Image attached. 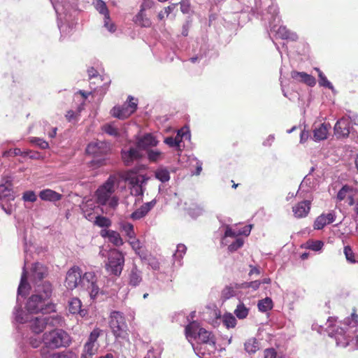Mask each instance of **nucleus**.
I'll list each match as a JSON object with an SVG mask.
<instances>
[{"instance_id": "nucleus-1", "label": "nucleus", "mask_w": 358, "mask_h": 358, "mask_svg": "<svg viewBox=\"0 0 358 358\" xmlns=\"http://www.w3.org/2000/svg\"><path fill=\"white\" fill-rule=\"evenodd\" d=\"M312 329L320 334L327 333L335 339L337 346L358 349V315L352 313L343 321L329 317L324 324L313 323Z\"/></svg>"}, {"instance_id": "nucleus-27", "label": "nucleus", "mask_w": 358, "mask_h": 358, "mask_svg": "<svg viewBox=\"0 0 358 358\" xmlns=\"http://www.w3.org/2000/svg\"><path fill=\"white\" fill-rule=\"evenodd\" d=\"M276 27H274L272 29L270 27L271 32H275L278 37L282 39L290 40L292 41H296L298 39V36L296 33L292 32L288 30L285 27L280 26L278 29H275Z\"/></svg>"}, {"instance_id": "nucleus-19", "label": "nucleus", "mask_w": 358, "mask_h": 358, "mask_svg": "<svg viewBox=\"0 0 358 358\" xmlns=\"http://www.w3.org/2000/svg\"><path fill=\"white\" fill-rule=\"evenodd\" d=\"M336 217V213L334 210H331L328 213L321 214L314 222V229L317 230L322 229L327 224L334 222Z\"/></svg>"}, {"instance_id": "nucleus-3", "label": "nucleus", "mask_w": 358, "mask_h": 358, "mask_svg": "<svg viewBox=\"0 0 358 358\" xmlns=\"http://www.w3.org/2000/svg\"><path fill=\"white\" fill-rule=\"evenodd\" d=\"M52 287L50 282L37 285L34 293L28 299L26 303V313L48 314L55 312V304L52 302Z\"/></svg>"}, {"instance_id": "nucleus-40", "label": "nucleus", "mask_w": 358, "mask_h": 358, "mask_svg": "<svg viewBox=\"0 0 358 358\" xmlns=\"http://www.w3.org/2000/svg\"><path fill=\"white\" fill-rule=\"evenodd\" d=\"M41 343V341L38 336H36V335L33 336H30L27 341L22 342L20 344L19 348L17 350V357H19V355L21 354V352H20L21 345H27L29 347V349H31L30 347H31L33 348L32 350H34V349L38 348L40 346Z\"/></svg>"}, {"instance_id": "nucleus-31", "label": "nucleus", "mask_w": 358, "mask_h": 358, "mask_svg": "<svg viewBox=\"0 0 358 358\" xmlns=\"http://www.w3.org/2000/svg\"><path fill=\"white\" fill-rule=\"evenodd\" d=\"M182 138H190V134L189 132H183L181 133L180 131L178 132L177 136L176 138H173L172 136H169L164 138V143L168 145L171 148H175V147H180L181 139Z\"/></svg>"}, {"instance_id": "nucleus-24", "label": "nucleus", "mask_w": 358, "mask_h": 358, "mask_svg": "<svg viewBox=\"0 0 358 358\" xmlns=\"http://www.w3.org/2000/svg\"><path fill=\"white\" fill-rule=\"evenodd\" d=\"M310 210V201L304 200L292 207V212L296 218L305 217Z\"/></svg>"}, {"instance_id": "nucleus-48", "label": "nucleus", "mask_w": 358, "mask_h": 358, "mask_svg": "<svg viewBox=\"0 0 358 358\" xmlns=\"http://www.w3.org/2000/svg\"><path fill=\"white\" fill-rule=\"evenodd\" d=\"M236 322V317L231 313H227L222 317V323L227 329L235 327Z\"/></svg>"}, {"instance_id": "nucleus-22", "label": "nucleus", "mask_w": 358, "mask_h": 358, "mask_svg": "<svg viewBox=\"0 0 358 358\" xmlns=\"http://www.w3.org/2000/svg\"><path fill=\"white\" fill-rule=\"evenodd\" d=\"M145 7H150V2H147L146 0H143L140 11L134 17V22L141 27H150L152 23L150 20L144 13Z\"/></svg>"}, {"instance_id": "nucleus-28", "label": "nucleus", "mask_w": 358, "mask_h": 358, "mask_svg": "<svg viewBox=\"0 0 358 358\" xmlns=\"http://www.w3.org/2000/svg\"><path fill=\"white\" fill-rule=\"evenodd\" d=\"M143 273L138 268L136 265H133L129 274V285L136 287L140 285L143 280Z\"/></svg>"}, {"instance_id": "nucleus-50", "label": "nucleus", "mask_w": 358, "mask_h": 358, "mask_svg": "<svg viewBox=\"0 0 358 358\" xmlns=\"http://www.w3.org/2000/svg\"><path fill=\"white\" fill-rule=\"evenodd\" d=\"M324 246V243L322 241H308L305 244L306 249L311 250L315 252L320 251Z\"/></svg>"}, {"instance_id": "nucleus-17", "label": "nucleus", "mask_w": 358, "mask_h": 358, "mask_svg": "<svg viewBox=\"0 0 358 358\" xmlns=\"http://www.w3.org/2000/svg\"><path fill=\"white\" fill-rule=\"evenodd\" d=\"M159 141L151 133H146L136 138V146L138 149L147 150L153 147H156Z\"/></svg>"}, {"instance_id": "nucleus-57", "label": "nucleus", "mask_w": 358, "mask_h": 358, "mask_svg": "<svg viewBox=\"0 0 358 358\" xmlns=\"http://www.w3.org/2000/svg\"><path fill=\"white\" fill-rule=\"evenodd\" d=\"M51 358H77L75 352L68 350L52 354Z\"/></svg>"}, {"instance_id": "nucleus-47", "label": "nucleus", "mask_w": 358, "mask_h": 358, "mask_svg": "<svg viewBox=\"0 0 358 358\" xmlns=\"http://www.w3.org/2000/svg\"><path fill=\"white\" fill-rule=\"evenodd\" d=\"M145 186H134L131 187V194L136 197L135 203L143 201Z\"/></svg>"}, {"instance_id": "nucleus-59", "label": "nucleus", "mask_w": 358, "mask_h": 358, "mask_svg": "<svg viewBox=\"0 0 358 358\" xmlns=\"http://www.w3.org/2000/svg\"><path fill=\"white\" fill-rule=\"evenodd\" d=\"M244 241L241 238H236V239L229 245V251L233 252L241 248L243 245Z\"/></svg>"}, {"instance_id": "nucleus-37", "label": "nucleus", "mask_w": 358, "mask_h": 358, "mask_svg": "<svg viewBox=\"0 0 358 358\" xmlns=\"http://www.w3.org/2000/svg\"><path fill=\"white\" fill-rule=\"evenodd\" d=\"M199 324L193 321L189 323L185 329V336L187 339L189 341L191 339H195L196 336L198 335V331L199 329Z\"/></svg>"}, {"instance_id": "nucleus-20", "label": "nucleus", "mask_w": 358, "mask_h": 358, "mask_svg": "<svg viewBox=\"0 0 358 358\" xmlns=\"http://www.w3.org/2000/svg\"><path fill=\"white\" fill-rule=\"evenodd\" d=\"M156 203V199H153L150 202L143 203L131 214V218L134 220H138L145 217L147 214L154 208Z\"/></svg>"}, {"instance_id": "nucleus-52", "label": "nucleus", "mask_w": 358, "mask_h": 358, "mask_svg": "<svg viewBox=\"0 0 358 358\" xmlns=\"http://www.w3.org/2000/svg\"><path fill=\"white\" fill-rule=\"evenodd\" d=\"M186 251L187 247L184 244L180 243L177 245V249L173 255V258L176 261H178L180 264L184 255L186 253Z\"/></svg>"}, {"instance_id": "nucleus-54", "label": "nucleus", "mask_w": 358, "mask_h": 358, "mask_svg": "<svg viewBox=\"0 0 358 358\" xmlns=\"http://www.w3.org/2000/svg\"><path fill=\"white\" fill-rule=\"evenodd\" d=\"M121 228H122V231H124L126 235L129 238H134L135 232H134V226L132 224L129 223V222L123 223L121 225Z\"/></svg>"}, {"instance_id": "nucleus-12", "label": "nucleus", "mask_w": 358, "mask_h": 358, "mask_svg": "<svg viewBox=\"0 0 358 358\" xmlns=\"http://www.w3.org/2000/svg\"><path fill=\"white\" fill-rule=\"evenodd\" d=\"M101 331L102 330L99 328H95L90 334L87 341L83 346L81 358H92L97 352L99 344L96 342Z\"/></svg>"}, {"instance_id": "nucleus-55", "label": "nucleus", "mask_w": 358, "mask_h": 358, "mask_svg": "<svg viewBox=\"0 0 358 358\" xmlns=\"http://www.w3.org/2000/svg\"><path fill=\"white\" fill-rule=\"evenodd\" d=\"M103 27L112 34L116 31V25L111 21L110 15L103 17Z\"/></svg>"}, {"instance_id": "nucleus-30", "label": "nucleus", "mask_w": 358, "mask_h": 358, "mask_svg": "<svg viewBox=\"0 0 358 358\" xmlns=\"http://www.w3.org/2000/svg\"><path fill=\"white\" fill-rule=\"evenodd\" d=\"M38 196L41 200L50 202L58 201L62 198L61 194L50 189H45L40 191Z\"/></svg>"}, {"instance_id": "nucleus-5", "label": "nucleus", "mask_w": 358, "mask_h": 358, "mask_svg": "<svg viewBox=\"0 0 358 358\" xmlns=\"http://www.w3.org/2000/svg\"><path fill=\"white\" fill-rule=\"evenodd\" d=\"M69 6H66L64 9L61 8L59 13H57L61 38H65L71 36L75 31L77 24V20L76 19L77 11L73 10V12H71L69 10Z\"/></svg>"}, {"instance_id": "nucleus-15", "label": "nucleus", "mask_w": 358, "mask_h": 358, "mask_svg": "<svg viewBox=\"0 0 358 358\" xmlns=\"http://www.w3.org/2000/svg\"><path fill=\"white\" fill-rule=\"evenodd\" d=\"M50 348L43 345L39 350L29 349L28 346L22 345L20 347L21 354L19 358H38V355L41 358H51Z\"/></svg>"}, {"instance_id": "nucleus-45", "label": "nucleus", "mask_w": 358, "mask_h": 358, "mask_svg": "<svg viewBox=\"0 0 358 358\" xmlns=\"http://www.w3.org/2000/svg\"><path fill=\"white\" fill-rule=\"evenodd\" d=\"M186 211L191 217L196 219L202 215L203 210L200 206L192 203L189 207L186 208Z\"/></svg>"}, {"instance_id": "nucleus-36", "label": "nucleus", "mask_w": 358, "mask_h": 358, "mask_svg": "<svg viewBox=\"0 0 358 358\" xmlns=\"http://www.w3.org/2000/svg\"><path fill=\"white\" fill-rule=\"evenodd\" d=\"M101 235L103 237H108V241L116 246H120L123 244V241L120 237L118 232L113 230L102 231Z\"/></svg>"}, {"instance_id": "nucleus-10", "label": "nucleus", "mask_w": 358, "mask_h": 358, "mask_svg": "<svg viewBox=\"0 0 358 358\" xmlns=\"http://www.w3.org/2000/svg\"><path fill=\"white\" fill-rule=\"evenodd\" d=\"M124 265V257L122 252L113 250L110 252L108 262L106 264L107 271L112 275L119 276Z\"/></svg>"}, {"instance_id": "nucleus-61", "label": "nucleus", "mask_w": 358, "mask_h": 358, "mask_svg": "<svg viewBox=\"0 0 358 358\" xmlns=\"http://www.w3.org/2000/svg\"><path fill=\"white\" fill-rule=\"evenodd\" d=\"M237 236H238V232H236L235 231L232 230V229L229 226H227L226 227V230L224 231V235L222 238V244H223V245L227 244V243H226L227 238H228V237L236 238Z\"/></svg>"}, {"instance_id": "nucleus-11", "label": "nucleus", "mask_w": 358, "mask_h": 358, "mask_svg": "<svg viewBox=\"0 0 358 358\" xmlns=\"http://www.w3.org/2000/svg\"><path fill=\"white\" fill-rule=\"evenodd\" d=\"M129 102H125L122 106H115L110 111V114L120 120H124L133 114L137 109V103L134 102V99L131 96L128 97Z\"/></svg>"}, {"instance_id": "nucleus-4", "label": "nucleus", "mask_w": 358, "mask_h": 358, "mask_svg": "<svg viewBox=\"0 0 358 358\" xmlns=\"http://www.w3.org/2000/svg\"><path fill=\"white\" fill-rule=\"evenodd\" d=\"M114 184V180L109 177L96 192L97 203L102 206H108L110 210H114L118 205L117 198L112 196L115 191Z\"/></svg>"}, {"instance_id": "nucleus-25", "label": "nucleus", "mask_w": 358, "mask_h": 358, "mask_svg": "<svg viewBox=\"0 0 358 358\" xmlns=\"http://www.w3.org/2000/svg\"><path fill=\"white\" fill-rule=\"evenodd\" d=\"M331 128L329 123H321L318 125L314 124L313 140L320 141L327 138L328 131Z\"/></svg>"}, {"instance_id": "nucleus-29", "label": "nucleus", "mask_w": 358, "mask_h": 358, "mask_svg": "<svg viewBox=\"0 0 358 358\" xmlns=\"http://www.w3.org/2000/svg\"><path fill=\"white\" fill-rule=\"evenodd\" d=\"M105 143L101 141L92 142L89 143L86 148V153L88 155H91L94 157L102 155L105 150H103V146Z\"/></svg>"}, {"instance_id": "nucleus-62", "label": "nucleus", "mask_w": 358, "mask_h": 358, "mask_svg": "<svg viewBox=\"0 0 358 358\" xmlns=\"http://www.w3.org/2000/svg\"><path fill=\"white\" fill-rule=\"evenodd\" d=\"M22 199L24 201L35 202L37 200V196L34 191L28 190L23 193Z\"/></svg>"}, {"instance_id": "nucleus-7", "label": "nucleus", "mask_w": 358, "mask_h": 358, "mask_svg": "<svg viewBox=\"0 0 358 358\" xmlns=\"http://www.w3.org/2000/svg\"><path fill=\"white\" fill-rule=\"evenodd\" d=\"M262 5L265 8L256 5V11L262 16V20L268 22L271 29L277 27L280 22L279 8L275 0H264Z\"/></svg>"}, {"instance_id": "nucleus-63", "label": "nucleus", "mask_w": 358, "mask_h": 358, "mask_svg": "<svg viewBox=\"0 0 358 358\" xmlns=\"http://www.w3.org/2000/svg\"><path fill=\"white\" fill-rule=\"evenodd\" d=\"M344 254L347 261L349 262L350 263H355L356 262L354 256V252L349 245L344 247Z\"/></svg>"}, {"instance_id": "nucleus-60", "label": "nucleus", "mask_w": 358, "mask_h": 358, "mask_svg": "<svg viewBox=\"0 0 358 358\" xmlns=\"http://www.w3.org/2000/svg\"><path fill=\"white\" fill-rule=\"evenodd\" d=\"M30 142L41 149H47L49 148V144L48 142L38 137H32L30 139Z\"/></svg>"}, {"instance_id": "nucleus-6", "label": "nucleus", "mask_w": 358, "mask_h": 358, "mask_svg": "<svg viewBox=\"0 0 358 358\" xmlns=\"http://www.w3.org/2000/svg\"><path fill=\"white\" fill-rule=\"evenodd\" d=\"M43 343L52 350L66 348L71 343V336L63 329H55L43 335Z\"/></svg>"}, {"instance_id": "nucleus-35", "label": "nucleus", "mask_w": 358, "mask_h": 358, "mask_svg": "<svg viewBox=\"0 0 358 358\" xmlns=\"http://www.w3.org/2000/svg\"><path fill=\"white\" fill-rule=\"evenodd\" d=\"M198 338L203 344H209L213 347L215 345V341L212 334L203 328H200L198 331Z\"/></svg>"}, {"instance_id": "nucleus-2", "label": "nucleus", "mask_w": 358, "mask_h": 358, "mask_svg": "<svg viewBox=\"0 0 358 358\" xmlns=\"http://www.w3.org/2000/svg\"><path fill=\"white\" fill-rule=\"evenodd\" d=\"M29 288L30 286L27 282V273L24 267L20 282L17 288V296L16 300L17 304L13 311L14 320L19 324L29 322V327L31 331L35 334H38L46 327L43 316L33 317L29 314L26 313L25 311L21 308L20 297L24 298L27 294Z\"/></svg>"}, {"instance_id": "nucleus-46", "label": "nucleus", "mask_w": 358, "mask_h": 358, "mask_svg": "<svg viewBox=\"0 0 358 358\" xmlns=\"http://www.w3.org/2000/svg\"><path fill=\"white\" fill-rule=\"evenodd\" d=\"M129 180V184L131 185V187L145 186L148 182V178L144 175H138L131 177Z\"/></svg>"}, {"instance_id": "nucleus-34", "label": "nucleus", "mask_w": 358, "mask_h": 358, "mask_svg": "<svg viewBox=\"0 0 358 358\" xmlns=\"http://www.w3.org/2000/svg\"><path fill=\"white\" fill-rule=\"evenodd\" d=\"M101 131L115 138L120 136V131L116 122H111L103 124L101 126Z\"/></svg>"}, {"instance_id": "nucleus-18", "label": "nucleus", "mask_w": 358, "mask_h": 358, "mask_svg": "<svg viewBox=\"0 0 358 358\" xmlns=\"http://www.w3.org/2000/svg\"><path fill=\"white\" fill-rule=\"evenodd\" d=\"M334 133L337 138L348 137L350 134V121L348 118L343 117L338 120L334 126Z\"/></svg>"}, {"instance_id": "nucleus-41", "label": "nucleus", "mask_w": 358, "mask_h": 358, "mask_svg": "<svg viewBox=\"0 0 358 358\" xmlns=\"http://www.w3.org/2000/svg\"><path fill=\"white\" fill-rule=\"evenodd\" d=\"M155 178L162 182H168L170 180V173L167 168L160 166L155 171Z\"/></svg>"}, {"instance_id": "nucleus-64", "label": "nucleus", "mask_w": 358, "mask_h": 358, "mask_svg": "<svg viewBox=\"0 0 358 358\" xmlns=\"http://www.w3.org/2000/svg\"><path fill=\"white\" fill-rule=\"evenodd\" d=\"M264 358H283L278 355L273 348H268L264 350Z\"/></svg>"}, {"instance_id": "nucleus-38", "label": "nucleus", "mask_w": 358, "mask_h": 358, "mask_svg": "<svg viewBox=\"0 0 358 358\" xmlns=\"http://www.w3.org/2000/svg\"><path fill=\"white\" fill-rule=\"evenodd\" d=\"M260 349V343L255 338L248 339L244 343V350L249 355L255 354Z\"/></svg>"}, {"instance_id": "nucleus-43", "label": "nucleus", "mask_w": 358, "mask_h": 358, "mask_svg": "<svg viewBox=\"0 0 358 358\" xmlns=\"http://www.w3.org/2000/svg\"><path fill=\"white\" fill-rule=\"evenodd\" d=\"M314 69L318 73V82L320 86L327 87L331 90L332 92H334V87L331 83L328 80L325 75L320 71L319 68H314Z\"/></svg>"}, {"instance_id": "nucleus-16", "label": "nucleus", "mask_w": 358, "mask_h": 358, "mask_svg": "<svg viewBox=\"0 0 358 358\" xmlns=\"http://www.w3.org/2000/svg\"><path fill=\"white\" fill-rule=\"evenodd\" d=\"M79 267H72L70 268L66 276L65 286L67 289L73 290L80 285V279L83 275L80 272Z\"/></svg>"}, {"instance_id": "nucleus-44", "label": "nucleus", "mask_w": 358, "mask_h": 358, "mask_svg": "<svg viewBox=\"0 0 358 358\" xmlns=\"http://www.w3.org/2000/svg\"><path fill=\"white\" fill-rule=\"evenodd\" d=\"M92 4L99 13L103 17L110 15L106 3L103 0H92Z\"/></svg>"}, {"instance_id": "nucleus-56", "label": "nucleus", "mask_w": 358, "mask_h": 358, "mask_svg": "<svg viewBox=\"0 0 358 358\" xmlns=\"http://www.w3.org/2000/svg\"><path fill=\"white\" fill-rule=\"evenodd\" d=\"M260 285V280H254L241 283L240 284V287L241 289H251L252 291H255L259 289Z\"/></svg>"}, {"instance_id": "nucleus-49", "label": "nucleus", "mask_w": 358, "mask_h": 358, "mask_svg": "<svg viewBox=\"0 0 358 358\" xmlns=\"http://www.w3.org/2000/svg\"><path fill=\"white\" fill-rule=\"evenodd\" d=\"M147 157L151 162H156L160 160L163 156V153L159 150H153L152 148L146 150Z\"/></svg>"}, {"instance_id": "nucleus-21", "label": "nucleus", "mask_w": 358, "mask_h": 358, "mask_svg": "<svg viewBox=\"0 0 358 358\" xmlns=\"http://www.w3.org/2000/svg\"><path fill=\"white\" fill-rule=\"evenodd\" d=\"M68 303L69 311L71 314L78 315L81 318L85 317L87 315V310L82 308V302L78 298H72L69 301Z\"/></svg>"}, {"instance_id": "nucleus-42", "label": "nucleus", "mask_w": 358, "mask_h": 358, "mask_svg": "<svg viewBox=\"0 0 358 358\" xmlns=\"http://www.w3.org/2000/svg\"><path fill=\"white\" fill-rule=\"evenodd\" d=\"M273 301L270 297H266L264 299L259 300L257 303L258 309L262 313H266L273 308Z\"/></svg>"}, {"instance_id": "nucleus-26", "label": "nucleus", "mask_w": 358, "mask_h": 358, "mask_svg": "<svg viewBox=\"0 0 358 358\" xmlns=\"http://www.w3.org/2000/svg\"><path fill=\"white\" fill-rule=\"evenodd\" d=\"M315 186V179L310 173L306 175L299 185V188L297 191V194L300 197H306L305 195H302L303 193L310 192Z\"/></svg>"}, {"instance_id": "nucleus-51", "label": "nucleus", "mask_w": 358, "mask_h": 358, "mask_svg": "<svg viewBox=\"0 0 358 358\" xmlns=\"http://www.w3.org/2000/svg\"><path fill=\"white\" fill-rule=\"evenodd\" d=\"M249 310L243 303H239L234 310L236 316L241 320L245 319L248 315Z\"/></svg>"}, {"instance_id": "nucleus-14", "label": "nucleus", "mask_w": 358, "mask_h": 358, "mask_svg": "<svg viewBox=\"0 0 358 358\" xmlns=\"http://www.w3.org/2000/svg\"><path fill=\"white\" fill-rule=\"evenodd\" d=\"M48 268L43 264L36 262L32 265L29 278L34 288L37 287V285L49 282L48 281L43 280V278L48 275Z\"/></svg>"}, {"instance_id": "nucleus-8", "label": "nucleus", "mask_w": 358, "mask_h": 358, "mask_svg": "<svg viewBox=\"0 0 358 358\" xmlns=\"http://www.w3.org/2000/svg\"><path fill=\"white\" fill-rule=\"evenodd\" d=\"M102 283L98 280V277L95 272H85L80 279V285L82 289L86 290L92 300L95 301L99 295L104 294L101 289Z\"/></svg>"}, {"instance_id": "nucleus-39", "label": "nucleus", "mask_w": 358, "mask_h": 358, "mask_svg": "<svg viewBox=\"0 0 358 358\" xmlns=\"http://www.w3.org/2000/svg\"><path fill=\"white\" fill-rule=\"evenodd\" d=\"M241 289L240 284L234 283L226 286L222 291V298L224 300L229 299L236 294L238 289Z\"/></svg>"}, {"instance_id": "nucleus-33", "label": "nucleus", "mask_w": 358, "mask_h": 358, "mask_svg": "<svg viewBox=\"0 0 358 358\" xmlns=\"http://www.w3.org/2000/svg\"><path fill=\"white\" fill-rule=\"evenodd\" d=\"M45 322V327H62L64 324V318L59 314L54 313L51 315L43 316Z\"/></svg>"}, {"instance_id": "nucleus-9", "label": "nucleus", "mask_w": 358, "mask_h": 358, "mask_svg": "<svg viewBox=\"0 0 358 358\" xmlns=\"http://www.w3.org/2000/svg\"><path fill=\"white\" fill-rule=\"evenodd\" d=\"M110 327L116 338L124 339L128 336L127 324L124 314L119 311H113L110 314Z\"/></svg>"}, {"instance_id": "nucleus-32", "label": "nucleus", "mask_w": 358, "mask_h": 358, "mask_svg": "<svg viewBox=\"0 0 358 358\" xmlns=\"http://www.w3.org/2000/svg\"><path fill=\"white\" fill-rule=\"evenodd\" d=\"M122 157L126 164L129 165L133 161L139 159L141 155L137 148H130L128 150L122 152Z\"/></svg>"}, {"instance_id": "nucleus-13", "label": "nucleus", "mask_w": 358, "mask_h": 358, "mask_svg": "<svg viewBox=\"0 0 358 358\" xmlns=\"http://www.w3.org/2000/svg\"><path fill=\"white\" fill-rule=\"evenodd\" d=\"M12 187V182L10 181L0 184V206L3 211L8 215L12 213V208L8 206V203L15 199Z\"/></svg>"}, {"instance_id": "nucleus-58", "label": "nucleus", "mask_w": 358, "mask_h": 358, "mask_svg": "<svg viewBox=\"0 0 358 358\" xmlns=\"http://www.w3.org/2000/svg\"><path fill=\"white\" fill-rule=\"evenodd\" d=\"M352 188L348 185H344L338 192L337 199L339 201H343L347 198L348 195L352 192Z\"/></svg>"}, {"instance_id": "nucleus-53", "label": "nucleus", "mask_w": 358, "mask_h": 358, "mask_svg": "<svg viewBox=\"0 0 358 358\" xmlns=\"http://www.w3.org/2000/svg\"><path fill=\"white\" fill-rule=\"evenodd\" d=\"M94 224L99 227H109L111 225V221L106 217L97 215L95 218Z\"/></svg>"}, {"instance_id": "nucleus-23", "label": "nucleus", "mask_w": 358, "mask_h": 358, "mask_svg": "<svg viewBox=\"0 0 358 358\" xmlns=\"http://www.w3.org/2000/svg\"><path fill=\"white\" fill-rule=\"evenodd\" d=\"M291 77L295 82L303 83L310 87H313L316 84L315 78L305 72L292 71L291 72Z\"/></svg>"}]
</instances>
